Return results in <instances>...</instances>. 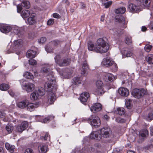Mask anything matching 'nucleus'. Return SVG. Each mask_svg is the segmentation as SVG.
<instances>
[{
    "instance_id": "obj_50",
    "label": "nucleus",
    "mask_w": 153,
    "mask_h": 153,
    "mask_svg": "<svg viewBox=\"0 0 153 153\" xmlns=\"http://www.w3.org/2000/svg\"><path fill=\"white\" fill-rule=\"evenodd\" d=\"M16 130L19 132H22L24 131V128H23L21 125H18L16 127Z\"/></svg>"
},
{
    "instance_id": "obj_29",
    "label": "nucleus",
    "mask_w": 153,
    "mask_h": 153,
    "mask_svg": "<svg viewBox=\"0 0 153 153\" xmlns=\"http://www.w3.org/2000/svg\"><path fill=\"white\" fill-rule=\"evenodd\" d=\"M122 53L123 55L127 57H130L132 55V52L127 49H125V50L122 51Z\"/></svg>"
},
{
    "instance_id": "obj_4",
    "label": "nucleus",
    "mask_w": 153,
    "mask_h": 153,
    "mask_svg": "<svg viewBox=\"0 0 153 153\" xmlns=\"http://www.w3.org/2000/svg\"><path fill=\"white\" fill-rule=\"evenodd\" d=\"M100 145L98 144H96L93 146L90 145H87L84 146L82 149L83 153H93L97 151V148H99Z\"/></svg>"
},
{
    "instance_id": "obj_14",
    "label": "nucleus",
    "mask_w": 153,
    "mask_h": 153,
    "mask_svg": "<svg viewBox=\"0 0 153 153\" xmlns=\"http://www.w3.org/2000/svg\"><path fill=\"white\" fill-rule=\"evenodd\" d=\"M100 133L99 131H93L90 135V137L91 139H94L97 141H99L101 139V135H100Z\"/></svg>"
},
{
    "instance_id": "obj_34",
    "label": "nucleus",
    "mask_w": 153,
    "mask_h": 153,
    "mask_svg": "<svg viewBox=\"0 0 153 153\" xmlns=\"http://www.w3.org/2000/svg\"><path fill=\"white\" fill-rule=\"evenodd\" d=\"M23 76L24 77L29 79H32L33 78V75L31 73L28 72H25Z\"/></svg>"
},
{
    "instance_id": "obj_23",
    "label": "nucleus",
    "mask_w": 153,
    "mask_h": 153,
    "mask_svg": "<svg viewBox=\"0 0 153 153\" xmlns=\"http://www.w3.org/2000/svg\"><path fill=\"white\" fill-rule=\"evenodd\" d=\"M104 79L105 80L110 82L112 81L115 79V77L112 74L110 73H105L104 74Z\"/></svg>"
},
{
    "instance_id": "obj_56",
    "label": "nucleus",
    "mask_w": 153,
    "mask_h": 153,
    "mask_svg": "<svg viewBox=\"0 0 153 153\" xmlns=\"http://www.w3.org/2000/svg\"><path fill=\"white\" fill-rule=\"evenodd\" d=\"M53 17L55 18L58 19L60 18V16L56 13H54L52 14Z\"/></svg>"
},
{
    "instance_id": "obj_40",
    "label": "nucleus",
    "mask_w": 153,
    "mask_h": 153,
    "mask_svg": "<svg viewBox=\"0 0 153 153\" xmlns=\"http://www.w3.org/2000/svg\"><path fill=\"white\" fill-rule=\"evenodd\" d=\"M8 88L9 86L7 84H3L0 85V89L2 91H6Z\"/></svg>"
},
{
    "instance_id": "obj_55",
    "label": "nucleus",
    "mask_w": 153,
    "mask_h": 153,
    "mask_svg": "<svg viewBox=\"0 0 153 153\" xmlns=\"http://www.w3.org/2000/svg\"><path fill=\"white\" fill-rule=\"evenodd\" d=\"M54 23V19H50L47 22V25H53Z\"/></svg>"
},
{
    "instance_id": "obj_20",
    "label": "nucleus",
    "mask_w": 153,
    "mask_h": 153,
    "mask_svg": "<svg viewBox=\"0 0 153 153\" xmlns=\"http://www.w3.org/2000/svg\"><path fill=\"white\" fill-rule=\"evenodd\" d=\"M128 8L130 12H136L140 11V6L132 3L129 4Z\"/></svg>"
},
{
    "instance_id": "obj_7",
    "label": "nucleus",
    "mask_w": 153,
    "mask_h": 153,
    "mask_svg": "<svg viewBox=\"0 0 153 153\" xmlns=\"http://www.w3.org/2000/svg\"><path fill=\"white\" fill-rule=\"evenodd\" d=\"M146 91L143 89L135 88L133 90L132 94L135 98H140L142 97L146 93Z\"/></svg>"
},
{
    "instance_id": "obj_63",
    "label": "nucleus",
    "mask_w": 153,
    "mask_h": 153,
    "mask_svg": "<svg viewBox=\"0 0 153 153\" xmlns=\"http://www.w3.org/2000/svg\"><path fill=\"white\" fill-rule=\"evenodd\" d=\"M103 118L107 120L109 119V117L107 115H104L103 116Z\"/></svg>"
},
{
    "instance_id": "obj_32",
    "label": "nucleus",
    "mask_w": 153,
    "mask_h": 153,
    "mask_svg": "<svg viewBox=\"0 0 153 153\" xmlns=\"http://www.w3.org/2000/svg\"><path fill=\"white\" fill-rule=\"evenodd\" d=\"M126 10V9L124 7H122L116 9L115 13L117 14H124Z\"/></svg>"
},
{
    "instance_id": "obj_17",
    "label": "nucleus",
    "mask_w": 153,
    "mask_h": 153,
    "mask_svg": "<svg viewBox=\"0 0 153 153\" xmlns=\"http://www.w3.org/2000/svg\"><path fill=\"white\" fill-rule=\"evenodd\" d=\"M119 94L122 96L127 97L129 94V91L127 88H120L118 90Z\"/></svg>"
},
{
    "instance_id": "obj_58",
    "label": "nucleus",
    "mask_w": 153,
    "mask_h": 153,
    "mask_svg": "<svg viewBox=\"0 0 153 153\" xmlns=\"http://www.w3.org/2000/svg\"><path fill=\"white\" fill-rule=\"evenodd\" d=\"M148 117L150 120L153 119V112H151L149 114Z\"/></svg>"
},
{
    "instance_id": "obj_35",
    "label": "nucleus",
    "mask_w": 153,
    "mask_h": 153,
    "mask_svg": "<svg viewBox=\"0 0 153 153\" xmlns=\"http://www.w3.org/2000/svg\"><path fill=\"white\" fill-rule=\"evenodd\" d=\"M22 6L28 9L30 7L29 2L26 0H23L22 3Z\"/></svg>"
},
{
    "instance_id": "obj_27",
    "label": "nucleus",
    "mask_w": 153,
    "mask_h": 153,
    "mask_svg": "<svg viewBox=\"0 0 153 153\" xmlns=\"http://www.w3.org/2000/svg\"><path fill=\"white\" fill-rule=\"evenodd\" d=\"M5 148L10 152L13 153L15 147V146L10 144L8 143H6L5 145Z\"/></svg>"
},
{
    "instance_id": "obj_25",
    "label": "nucleus",
    "mask_w": 153,
    "mask_h": 153,
    "mask_svg": "<svg viewBox=\"0 0 153 153\" xmlns=\"http://www.w3.org/2000/svg\"><path fill=\"white\" fill-rule=\"evenodd\" d=\"M23 43V41L22 39H20L15 40L14 42V49H19L22 46Z\"/></svg>"
},
{
    "instance_id": "obj_13",
    "label": "nucleus",
    "mask_w": 153,
    "mask_h": 153,
    "mask_svg": "<svg viewBox=\"0 0 153 153\" xmlns=\"http://www.w3.org/2000/svg\"><path fill=\"white\" fill-rule=\"evenodd\" d=\"M11 27L7 25L0 24V30L1 32L5 33H8L11 30Z\"/></svg>"
},
{
    "instance_id": "obj_3",
    "label": "nucleus",
    "mask_w": 153,
    "mask_h": 153,
    "mask_svg": "<svg viewBox=\"0 0 153 153\" xmlns=\"http://www.w3.org/2000/svg\"><path fill=\"white\" fill-rule=\"evenodd\" d=\"M87 121L93 128H97L100 127L101 125L100 119L97 115H91L87 119Z\"/></svg>"
},
{
    "instance_id": "obj_38",
    "label": "nucleus",
    "mask_w": 153,
    "mask_h": 153,
    "mask_svg": "<svg viewBox=\"0 0 153 153\" xmlns=\"http://www.w3.org/2000/svg\"><path fill=\"white\" fill-rule=\"evenodd\" d=\"M132 102L130 99L126 100L125 105L128 109H130L131 108V104Z\"/></svg>"
},
{
    "instance_id": "obj_39",
    "label": "nucleus",
    "mask_w": 153,
    "mask_h": 153,
    "mask_svg": "<svg viewBox=\"0 0 153 153\" xmlns=\"http://www.w3.org/2000/svg\"><path fill=\"white\" fill-rule=\"evenodd\" d=\"M117 111L118 114L121 115L124 114L125 112V110L123 108H118L117 109Z\"/></svg>"
},
{
    "instance_id": "obj_60",
    "label": "nucleus",
    "mask_w": 153,
    "mask_h": 153,
    "mask_svg": "<svg viewBox=\"0 0 153 153\" xmlns=\"http://www.w3.org/2000/svg\"><path fill=\"white\" fill-rule=\"evenodd\" d=\"M51 43L54 46H56L59 43V42L58 40H55L52 42Z\"/></svg>"
},
{
    "instance_id": "obj_10",
    "label": "nucleus",
    "mask_w": 153,
    "mask_h": 153,
    "mask_svg": "<svg viewBox=\"0 0 153 153\" xmlns=\"http://www.w3.org/2000/svg\"><path fill=\"white\" fill-rule=\"evenodd\" d=\"M100 135L101 137L102 136L104 138H107L110 136L111 133V130L109 128H102L100 131Z\"/></svg>"
},
{
    "instance_id": "obj_15",
    "label": "nucleus",
    "mask_w": 153,
    "mask_h": 153,
    "mask_svg": "<svg viewBox=\"0 0 153 153\" xmlns=\"http://www.w3.org/2000/svg\"><path fill=\"white\" fill-rule=\"evenodd\" d=\"M102 109V106L99 103H96L90 108L91 111L95 113L100 111Z\"/></svg>"
},
{
    "instance_id": "obj_21",
    "label": "nucleus",
    "mask_w": 153,
    "mask_h": 153,
    "mask_svg": "<svg viewBox=\"0 0 153 153\" xmlns=\"http://www.w3.org/2000/svg\"><path fill=\"white\" fill-rule=\"evenodd\" d=\"M36 22V19L34 14H31L27 19V22L29 25H33Z\"/></svg>"
},
{
    "instance_id": "obj_49",
    "label": "nucleus",
    "mask_w": 153,
    "mask_h": 153,
    "mask_svg": "<svg viewBox=\"0 0 153 153\" xmlns=\"http://www.w3.org/2000/svg\"><path fill=\"white\" fill-rule=\"evenodd\" d=\"M29 64L31 65H34L36 64L37 62L36 60L31 59L29 60Z\"/></svg>"
},
{
    "instance_id": "obj_5",
    "label": "nucleus",
    "mask_w": 153,
    "mask_h": 153,
    "mask_svg": "<svg viewBox=\"0 0 153 153\" xmlns=\"http://www.w3.org/2000/svg\"><path fill=\"white\" fill-rule=\"evenodd\" d=\"M60 56L56 55L54 58L55 62L60 66H66L69 65L71 62L70 59L65 58L63 60H60Z\"/></svg>"
},
{
    "instance_id": "obj_30",
    "label": "nucleus",
    "mask_w": 153,
    "mask_h": 153,
    "mask_svg": "<svg viewBox=\"0 0 153 153\" xmlns=\"http://www.w3.org/2000/svg\"><path fill=\"white\" fill-rule=\"evenodd\" d=\"M148 135V131L146 129L141 131L139 132V136L142 138L146 137Z\"/></svg>"
},
{
    "instance_id": "obj_54",
    "label": "nucleus",
    "mask_w": 153,
    "mask_h": 153,
    "mask_svg": "<svg viewBox=\"0 0 153 153\" xmlns=\"http://www.w3.org/2000/svg\"><path fill=\"white\" fill-rule=\"evenodd\" d=\"M46 40V39L45 37H41L39 41V43H43Z\"/></svg>"
},
{
    "instance_id": "obj_1",
    "label": "nucleus",
    "mask_w": 153,
    "mask_h": 153,
    "mask_svg": "<svg viewBox=\"0 0 153 153\" xmlns=\"http://www.w3.org/2000/svg\"><path fill=\"white\" fill-rule=\"evenodd\" d=\"M50 65L48 64L45 65L41 69V71L47 76V79L49 82H46L44 85L45 89L40 87L32 92L30 95L31 100L35 101L39 99L45 94V90L47 92V97L45 100V102L49 104H53L56 100L55 95L53 93L56 91V88L52 86L50 82H53L55 80L53 73L50 71Z\"/></svg>"
},
{
    "instance_id": "obj_46",
    "label": "nucleus",
    "mask_w": 153,
    "mask_h": 153,
    "mask_svg": "<svg viewBox=\"0 0 153 153\" xmlns=\"http://www.w3.org/2000/svg\"><path fill=\"white\" fill-rule=\"evenodd\" d=\"M152 47V46L150 45H146L144 47V49L146 52H149L151 50Z\"/></svg>"
},
{
    "instance_id": "obj_18",
    "label": "nucleus",
    "mask_w": 153,
    "mask_h": 153,
    "mask_svg": "<svg viewBox=\"0 0 153 153\" xmlns=\"http://www.w3.org/2000/svg\"><path fill=\"white\" fill-rule=\"evenodd\" d=\"M36 118L38 120V121L44 123H47V122H49L50 120L53 119L54 118L53 116L51 115L49 116L48 117L45 118L44 119H43V117L41 116L38 115L36 116Z\"/></svg>"
},
{
    "instance_id": "obj_8",
    "label": "nucleus",
    "mask_w": 153,
    "mask_h": 153,
    "mask_svg": "<svg viewBox=\"0 0 153 153\" xmlns=\"http://www.w3.org/2000/svg\"><path fill=\"white\" fill-rule=\"evenodd\" d=\"M23 89L25 90L27 93L32 92L35 88V85L30 82L25 83L24 85H21Z\"/></svg>"
},
{
    "instance_id": "obj_51",
    "label": "nucleus",
    "mask_w": 153,
    "mask_h": 153,
    "mask_svg": "<svg viewBox=\"0 0 153 153\" xmlns=\"http://www.w3.org/2000/svg\"><path fill=\"white\" fill-rule=\"evenodd\" d=\"M45 50L47 52L49 53L53 51L52 49L48 45L46 46L45 48Z\"/></svg>"
},
{
    "instance_id": "obj_2",
    "label": "nucleus",
    "mask_w": 153,
    "mask_h": 153,
    "mask_svg": "<svg viewBox=\"0 0 153 153\" xmlns=\"http://www.w3.org/2000/svg\"><path fill=\"white\" fill-rule=\"evenodd\" d=\"M97 49L96 50L100 53H105L109 49V45L107 43L105 38H101L98 39L96 43Z\"/></svg>"
},
{
    "instance_id": "obj_31",
    "label": "nucleus",
    "mask_w": 153,
    "mask_h": 153,
    "mask_svg": "<svg viewBox=\"0 0 153 153\" xmlns=\"http://www.w3.org/2000/svg\"><path fill=\"white\" fill-rule=\"evenodd\" d=\"M30 14V13L29 10H24L22 12L21 16L24 19H25L28 17Z\"/></svg>"
},
{
    "instance_id": "obj_47",
    "label": "nucleus",
    "mask_w": 153,
    "mask_h": 153,
    "mask_svg": "<svg viewBox=\"0 0 153 153\" xmlns=\"http://www.w3.org/2000/svg\"><path fill=\"white\" fill-rule=\"evenodd\" d=\"M23 128H24V130H25L28 126V123L26 121H24L21 124Z\"/></svg>"
},
{
    "instance_id": "obj_16",
    "label": "nucleus",
    "mask_w": 153,
    "mask_h": 153,
    "mask_svg": "<svg viewBox=\"0 0 153 153\" xmlns=\"http://www.w3.org/2000/svg\"><path fill=\"white\" fill-rule=\"evenodd\" d=\"M88 65L87 62L85 61L83 63L82 68L81 69V74L84 75H86L88 73Z\"/></svg>"
},
{
    "instance_id": "obj_59",
    "label": "nucleus",
    "mask_w": 153,
    "mask_h": 153,
    "mask_svg": "<svg viewBox=\"0 0 153 153\" xmlns=\"http://www.w3.org/2000/svg\"><path fill=\"white\" fill-rule=\"evenodd\" d=\"M5 114L3 111H0V118H3L5 117Z\"/></svg>"
},
{
    "instance_id": "obj_26",
    "label": "nucleus",
    "mask_w": 153,
    "mask_h": 153,
    "mask_svg": "<svg viewBox=\"0 0 153 153\" xmlns=\"http://www.w3.org/2000/svg\"><path fill=\"white\" fill-rule=\"evenodd\" d=\"M28 103V100H25L18 103L17 105L18 107L20 108H24L27 107Z\"/></svg>"
},
{
    "instance_id": "obj_41",
    "label": "nucleus",
    "mask_w": 153,
    "mask_h": 153,
    "mask_svg": "<svg viewBox=\"0 0 153 153\" xmlns=\"http://www.w3.org/2000/svg\"><path fill=\"white\" fill-rule=\"evenodd\" d=\"M40 139L42 140L50 141V136L48 135V133H46L45 134L44 136L41 137Z\"/></svg>"
},
{
    "instance_id": "obj_28",
    "label": "nucleus",
    "mask_w": 153,
    "mask_h": 153,
    "mask_svg": "<svg viewBox=\"0 0 153 153\" xmlns=\"http://www.w3.org/2000/svg\"><path fill=\"white\" fill-rule=\"evenodd\" d=\"M36 51L32 50L28 51L27 53V56L29 58H33L36 56Z\"/></svg>"
},
{
    "instance_id": "obj_19",
    "label": "nucleus",
    "mask_w": 153,
    "mask_h": 153,
    "mask_svg": "<svg viewBox=\"0 0 153 153\" xmlns=\"http://www.w3.org/2000/svg\"><path fill=\"white\" fill-rule=\"evenodd\" d=\"M90 97L89 94L87 92L82 93L80 95L79 100L82 103L87 102L88 99Z\"/></svg>"
},
{
    "instance_id": "obj_22",
    "label": "nucleus",
    "mask_w": 153,
    "mask_h": 153,
    "mask_svg": "<svg viewBox=\"0 0 153 153\" xmlns=\"http://www.w3.org/2000/svg\"><path fill=\"white\" fill-rule=\"evenodd\" d=\"M87 45L89 51L98 53V51L96 50L97 49V46L96 44L95 45L93 42L89 41L88 42Z\"/></svg>"
},
{
    "instance_id": "obj_64",
    "label": "nucleus",
    "mask_w": 153,
    "mask_h": 153,
    "mask_svg": "<svg viewBox=\"0 0 153 153\" xmlns=\"http://www.w3.org/2000/svg\"><path fill=\"white\" fill-rule=\"evenodd\" d=\"M149 28L151 30H153V21L151 22H150Z\"/></svg>"
},
{
    "instance_id": "obj_11",
    "label": "nucleus",
    "mask_w": 153,
    "mask_h": 153,
    "mask_svg": "<svg viewBox=\"0 0 153 153\" xmlns=\"http://www.w3.org/2000/svg\"><path fill=\"white\" fill-rule=\"evenodd\" d=\"M39 106V103L36 102L33 103L29 102L28 100V103L27 105V110L30 111H32L35 110V108L38 107Z\"/></svg>"
},
{
    "instance_id": "obj_53",
    "label": "nucleus",
    "mask_w": 153,
    "mask_h": 153,
    "mask_svg": "<svg viewBox=\"0 0 153 153\" xmlns=\"http://www.w3.org/2000/svg\"><path fill=\"white\" fill-rule=\"evenodd\" d=\"M112 1H110L104 3V6L105 8H108L112 4Z\"/></svg>"
},
{
    "instance_id": "obj_45",
    "label": "nucleus",
    "mask_w": 153,
    "mask_h": 153,
    "mask_svg": "<svg viewBox=\"0 0 153 153\" xmlns=\"http://www.w3.org/2000/svg\"><path fill=\"white\" fill-rule=\"evenodd\" d=\"M6 129L9 133H10L13 129V127L9 125H7L6 126Z\"/></svg>"
},
{
    "instance_id": "obj_9",
    "label": "nucleus",
    "mask_w": 153,
    "mask_h": 153,
    "mask_svg": "<svg viewBox=\"0 0 153 153\" xmlns=\"http://www.w3.org/2000/svg\"><path fill=\"white\" fill-rule=\"evenodd\" d=\"M115 20L116 22L120 23L121 25L123 28L127 27L128 21L126 20L125 18L122 16L119 15L115 16Z\"/></svg>"
},
{
    "instance_id": "obj_36",
    "label": "nucleus",
    "mask_w": 153,
    "mask_h": 153,
    "mask_svg": "<svg viewBox=\"0 0 153 153\" xmlns=\"http://www.w3.org/2000/svg\"><path fill=\"white\" fill-rule=\"evenodd\" d=\"M147 60L149 64H153V55L149 54L147 56Z\"/></svg>"
},
{
    "instance_id": "obj_57",
    "label": "nucleus",
    "mask_w": 153,
    "mask_h": 153,
    "mask_svg": "<svg viewBox=\"0 0 153 153\" xmlns=\"http://www.w3.org/2000/svg\"><path fill=\"white\" fill-rule=\"evenodd\" d=\"M25 153H33V151L31 149L28 148L26 149Z\"/></svg>"
},
{
    "instance_id": "obj_33",
    "label": "nucleus",
    "mask_w": 153,
    "mask_h": 153,
    "mask_svg": "<svg viewBox=\"0 0 153 153\" xmlns=\"http://www.w3.org/2000/svg\"><path fill=\"white\" fill-rule=\"evenodd\" d=\"M82 80V77H75L73 79V83L75 85H78L81 83Z\"/></svg>"
},
{
    "instance_id": "obj_62",
    "label": "nucleus",
    "mask_w": 153,
    "mask_h": 153,
    "mask_svg": "<svg viewBox=\"0 0 153 153\" xmlns=\"http://www.w3.org/2000/svg\"><path fill=\"white\" fill-rule=\"evenodd\" d=\"M150 134L153 136V126H151L150 127Z\"/></svg>"
},
{
    "instance_id": "obj_42",
    "label": "nucleus",
    "mask_w": 153,
    "mask_h": 153,
    "mask_svg": "<svg viewBox=\"0 0 153 153\" xmlns=\"http://www.w3.org/2000/svg\"><path fill=\"white\" fill-rule=\"evenodd\" d=\"M125 42L128 45H130L132 42L131 38L130 37L126 36L125 38Z\"/></svg>"
},
{
    "instance_id": "obj_48",
    "label": "nucleus",
    "mask_w": 153,
    "mask_h": 153,
    "mask_svg": "<svg viewBox=\"0 0 153 153\" xmlns=\"http://www.w3.org/2000/svg\"><path fill=\"white\" fill-rule=\"evenodd\" d=\"M115 120L117 122L119 123H124L126 121L125 120L120 117L116 118Z\"/></svg>"
},
{
    "instance_id": "obj_61",
    "label": "nucleus",
    "mask_w": 153,
    "mask_h": 153,
    "mask_svg": "<svg viewBox=\"0 0 153 153\" xmlns=\"http://www.w3.org/2000/svg\"><path fill=\"white\" fill-rule=\"evenodd\" d=\"M56 70L59 73V74L60 75L62 76H63V72L62 71V70H60L59 68V69L56 68Z\"/></svg>"
},
{
    "instance_id": "obj_37",
    "label": "nucleus",
    "mask_w": 153,
    "mask_h": 153,
    "mask_svg": "<svg viewBox=\"0 0 153 153\" xmlns=\"http://www.w3.org/2000/svg\"><path fill=\"white\" fill-rule=\"evenodd\" d=\"M20 29L19 27L15 26L11 27V30L15 34H17L20 32Z\"/></svg>"
},
{
    "instance_id": "obj_6",
    "label": "nucleus",
    "mask_w": 153,
    "mask_h": 153,
    "mask_svg": "<svg viewBox=\"0 0 153 153\" xmlns=\"http://www.w3.org/2000/svg\"><path fill=\"white\" fill-rule=\"evenodd\" d=\"M96 88L94 91L95 95H100L103 94L105 91L103 89V84L101 80H97L96 82Z\"/></svg>"
},
{
    "instance_id": "obj_52",
    "label": "nucleus",
    "mask_w": 153,
    "mask_h": 153,
    "mask_svg": "<svg viewBox=\"0 0 153 153\" xmlns=\"http://www.w3.org/2000/svg\"><path fill=\"white\" fill-rule=\"evenodd\" d=\"M17 11L18 13H20L22 9V7L21 4H19L16 5Z\"/></svg>"
},
{
    "instance_id": "obj_43",
    "label": "nucleus",
    "mask_w": 153,
    "mask_h": 153,
    "mask_svg": "<svg viewBox=\"0 0 153 153\" xmlns=\"http://www.w3.org/2000/svg\"><path fill=\"white\" fill-rule=\"evenodd\" d=\"M151 2V0H145L143 3V5L146 7H149Z\"/></svg>"
},
{
    "instance_id": "obj_24",
    "label": "nucleus",
    "mask_w": 153,
    "mask_h": 153,
    "mask_svg": "<svg viewBox=\"0 0 153 153\" xmlns=\"http://www.w3.org/2000/svg\"><path fill=\"white\" fill-rule=\"evenodd\" d=\"M39 152L41 153H46L47 151L48 146L45 144L41 143L38 146Z\"/></svg>"
},
{
    "instance_id": "obj_12",
    "label": "nucleus",
    "mask_w": 153,
    "mask_h": 153,
    "mask_svg": "<svg viewBox=\"0 0 153 153\" xmlns=\"http://www.w3.org/2000/svg\"><path fill=\"white\" fill-rule=\"evenodd\" d=\"M114 63V61L111 60L109 57L104 58L102 62V65L106 67H108L111 66Z\"/></svg>"
},
{
    "instance_id": "obj_44",
    "label": "nucleus",
    "mask_w": 153,
    "mask_h": 153,
    "mask_svg": "<svg viewBox=\"0 0 153 153\" xmlns=\"http://www.w3.org/2000/svg\"><path fill=\"white\" fill-rule=\"evenodd\" d=\"M111 66H112V68L113 71L115 72L117 71L118 69L117 65L116 63H114H114L112 64V65Z\"/></svg>"
}]
</instances>
